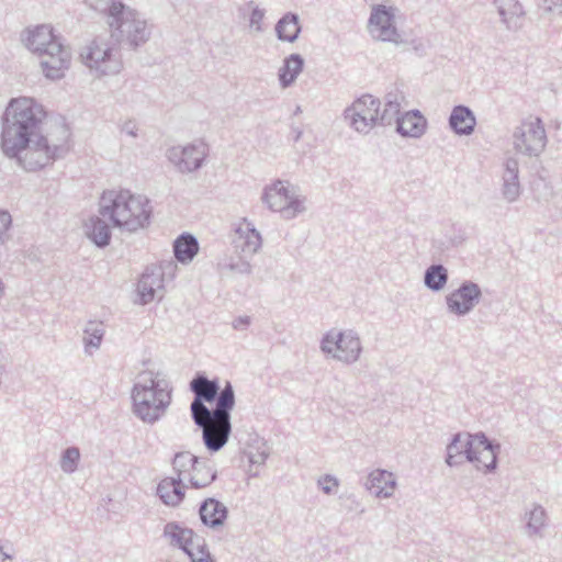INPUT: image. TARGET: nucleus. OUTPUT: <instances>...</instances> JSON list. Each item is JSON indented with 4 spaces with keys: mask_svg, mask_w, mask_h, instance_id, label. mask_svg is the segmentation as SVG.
Instances as JSON below:
<instances>
[{
    "mask_svg": "<svg viewBox=\"0 0 562 562\" xmlns=\"http://www.w3.org/2000/svg\"><path fill=\"white\" fill-rule=\"evenodd\" d=\"M46 113L34 99H11L2 115L1 148L26 171H36L70 150V130L64 121H56L43 133Z\"/></svg>",
    "mask_w": 562,
    "mask_h": 562,
    "instance_id": "obj_1",
    "label": "nucleus"
},
{
    "mask_svg": "<svg viewBox=\"0 0 562 562\" xmlns=\"http://www.w3.org/2000/svg\"><path fill=\"white\" fill-rule=\"evenodd\" d=\"M150 201L143 195L132 194L128 190L104 191L99 201V214L91 216L85 224L87 237L99 248L110 245L113 227L136 232L149 224Z\"/></svg>",
    "mask_w": 562,
    "mask_h": 562,
    "instance_id": "obj_2",
    "label": "nucleus"
},
{
    "mask_svg": "<svg viewBox=\"0 0 562 562\" xmlns=\"http://www.w3.org/2000/svg\"><path fill=\"white\" fill-rule=\"evenodd\" d=\"M94 11L105 18L111 36L117 42H125L128 46L137 48L150 37L147 21L135 9L122 0H85Z\"/></svg>",
    "mask_w": 562,
    "mask_h": 562,
    "instance_id": "obj_3",
    "label": "nucleus"
},
{
    "mask_svg": "<svg viewBox=\"0 0 562 562\" xmlns=\"http://www.w3.org/2000/svg\"><path fill=\"white\" fill-rule=\"evenodd\" d=\"M133 413L142 422L155 424L171 404L172 387L166 379L158 374L145 372L132 389Z\"/></svg>",
    "mask_w": 562,
    "mask_h": 562,
    "instance_id": "obj_4",
    "label": "nucleus"
},
{
    "mask_svg": "<svg viewBox=\"0 0 562 562\" xmlns=\"http://www.w3.org/2000/svg\"><path fill=\"white\" fill-rule=\"evenodd\" d=\"M26 47L38 54L45 77L57 80L64 77L70 65V52L64 46L49 25H38L29 31L24 40Z\"/></svg>",
    "mask_w": 562,
    "mask_h": 562,
    "instance_id": "obj_5",
    "label": "nucleus"
},
{
    "mask_svg": "<svg viewBox=\"0 0 562 562\" xmlns=\"http://www.w3.org/2000/svg\"><path fill=\"white\" fill-rule=\"evenodd\" d=\"M234 255L224 258L220 266L237 274H250L252 266L250 259L262 246V238L255 225L247 218H243L234 229L232 239Z\"/></svg>",
    "mask_w": 562,
    "mask_h": 562,
    "instance_id": "obj_6",
    "label": "nucleus"
},
{
    "mask_svg": "<svg viewBox=\"0 0 562 562\" xmlns=\"http://www.w3.org/2000/svg\"><path fill=\"white\" fill-rule=\"evenodd\" d=\"M232 396L225 393L218 401V407L213 408L210 416L192 417L194 424L202 430V440L211 452L220 451L228 441L232 434L231 413Z\"/></svg>",
    "mask_w": 562,
    "mask_h": 562,
    "instance_id": "obj_7",
    "label": "nucleus"
},
{
    "mask_svg": "<svg viewBox=\"0 0 562 562\" xmlns=\"http://www.w3.org/2000/svg\"><path fill=\"white\" fill-rule=\"evenodd\" d=\"M190 391L194 397L190 405L191 417L210 416L213 408L206 406V403L215 402L218 407V401L225 393L232 396L233 408L235 407V391L229 381H226L222 387L220 380L209 379L205 373L198 372L190 382ZM201 422V418H198Z\"/></svg>",
    "mask_w": 562,
    "mask_h": 562,
    "instance_id": "obj_8",
    "label": "nucleus"
},
{
    "mask_svg": "<svg viewBox=\"0 0 562 562\" xmlns=\"http://www.w3.org/2000/svg\"><path fill=\"white\" fill-rule=\"evenodd\" d=\"M79 56L82 64L98 77L115 75L122 69L119 49L114 44L99 37L82 47Z\"/></svg>",
    "mask_w": 562,
    "mask_h": 562,
    "instance_id": "obj_9",
    "label": "nucleus"
},
{
    "mask_svg": "<svg viewBox=\"0 0 562 562\" xmlns=\"http://www.w3.org/2000/svg\"><path fill=\"white\" fill-rule=\"evenodd\" d=\"M321 350L346 364H352L360 358L362 345L352 329L326 333L321 340Z\"/></svg>",
    "mask_w": 562,
    "mask_h": 562,
    "instance_id": "obj_10",
    "label": "nucleus"
},
{
    "mask_svg": "<svg viewBox=\"0 0 562 562\" xmlns=\"http://www.w3.org/2000/svg\"><path fill=\"white\" fill-rule=\"evenodd\" d=\"M513 144L516 151L538 157L547 145V134L539 117L524 120L513 134Z\"/></svg>",
    "mask_w": 562,
    "mask_h": 562,
    "instance_id": "obj_11",
    "label": "nucleus"
},
{
    "mask_svg": "<svg viewBox=\"0 0 562 562\" xmlns=\"http://www.w3.org/2000/svg\"><path fill=\"white\" fill-rule=\"evenodd\" d=\"M381 102L371 94H363L344 110V120L358 133L368 134L379 122Z\"/></svg>",
    "mask_w": 562,
    "mask_h": 562,
    "instance_id": "obj_12",
    "label": "nucleus"
},
{
    "mask_svg": "<svg viewBox=\"0 0 562 562\" xmlns=\"http://www.w3.org/2000/svg\"><path fill=\"white\" fill-rule=\"evenodd\" d=\"M207 155L209 148L203 142L172 146L166 153L167 159L181 173H191L202 168Z\"/></svg>",
    "mask_w": 562,
    "mask_h": 562,
    "instance_id": "obj_13",
    "label": "nucleus"
},
{
    "mask_svg": "<svg viewBox=\"0 0 562 562\" xmlns=\"http://www.w3.org/2000/svg\"><path fill=\"white\" fill-rule=\"evenodd\" d=\"M482 299V290L476 282L463 281L457 289L446 295L447 311L458 317L469 315Z\"/></svg>",
    "mask_w": 562,
    "mask_h": 562,
    "instance_id": "obj_14",
    "label": "nucleus"
},
{
    "mask_svg": "<svg viewBox=\"0 0 562 562\" xmlns=\"http://www.w3.org/2000/svg\"><path fill=\"white\" fill-rule=\"evenodd\" d=\"M395 12L393 7L375 4L369 18V30L373 37L390 43H400L401 35L395 26Z\"/></svg>",
    "mask_w": 562,
    "mask_h": 562,
    "instance_id": "obj_15",
    "label": "nucleus"
},
{
    "mask_svg": "<svg viewBox=\"0 0 562 562\" xmlns=\"http://www.w3.org/2000/svg\"><path fill=\"white\" fill-rule=\"evenodd\" d=\"M474 445V460L471 462L476 470L491 473L497 468V456L501 445L490 440L484 432H476Z\"/></svg>",
    "mask_w": 562,
    "mask_h": 562,
    "instance_id": "obj_16",
    "label": "nucleus"
},
{
    "mask_svg": "<svg viewBox=\"0 0 562 562\" xmlns=\"http://www.w3.org/2000/svg\"><path fill=\"white\" fill-rule=\"evenodd\" d=\"M476 434H454L447 446L446 463L449 467H456L463 463L464 460L472 462L474 458V445Z\"/></svg>",
    "mask_w": 562,
    "mask_h": 562,
    "instance_id": "obj_17",
    "label": "nucleus"
},
{
    "mask_svg": "<svg viewBox=\"0 0 562 562\" xmlns=\"http://www.w3.org/2000/svg\"><path fill=\"white\" fill-rule=\"evenodd\" d=\"M501 193L509 203L517 201L521 194L519 162L514 157H508L503 164Z\"/></svg>",
    "mask_w": 562,
    "mask_h": 562,
    "instance_id": "obj_18",
    "label": "nucleus"
},
{
    "mask_svg": "<svg viewBox=\"0 0 562 562\" xmlns=\"http://www.w3.org/2000/svg\"><path fill=\"white\" fill-rule=\"evenodd\" d=\"M364 486L378 498H390L394 494L396 480L392 472L375 469L369 473Z\"/></svg>",
    "mask_w": 562,
    "mask_h": 562,
    "instance_id": "obj_19",
    "label": "nucleus"
},
{
    "mask_svg": "<svg viewBox=\"0 0 562 562\" xmlns=\"http://www.w3.org/2000/svg\"><path fill=\"white\" fill-rule=\"evenodd\" d=\"M164 537L169 539L172 547L181 549L187 555H189V552L195 550L196 543H201L194 540L192 529L182 527L176 521H170L165 525Z\"/></svg>",
    "mask_w": 562,
    "mask_h": 562,
    "instance_id": "obj_20",
    "label": "nucleus"
},
{
    "mask_svg": "<svg viewBox=\"0 0 562 562\" xmlns=\"http://www.w3.org/2000/svg\"><path fill=\"white\" fill-rule=\"evenodd\" d=\"M427 128V120L419 110H411L397 117L396 132L403 137L419 138Z\"/></svg>",
    "mask_w": 562,
    "mask_h": 562,
    "instance_id": "obj_21",
    "label": "nucleus"
},
{
    "mask_svg": "<svg viewBox=\"0 0 562 562\" xmlns=\"http://www.w3.org/2000/svg\"><path fill=\"white\" fill-rule=\"evenodd\" d=\"M227 507L216 498L209 497L200 504V519L202 524L209 528L216 529L223 526L227 519Z\"/></svg>",
    "mask_w": 562,
    "mask_h": 562,
    "instance_id": "obj_22",
    "label": "nucleus"
},
{
    "mask_svg": "<svg viewBox=\"0 0 562 562\" xmlns=\"http://www.w3.org/2000/svg\"><path fill=\"white\" fill-rule=\"evenodd\" d=\"M164 288L162 273L155 268H146L137 283V293L142 304H148L156 299L158 291Z\"/></svg>",
    "mask_w": 562,
    "mask_h": 562,
    "instance_id": "obj_23",
    "label": "nucleus"
},
{
    "mask_svg": "<svg viewBox=\"0 0 562 562\" xmlns=\"http://www.w3.org/2000/svg\"><path fill=\"white\" fill-rule=\"evenodd\" d=\"M502 22L508 31H518L524 24L522 5L517 0H493Z\"/></svg>",
    "mask_w": 562,
    "mask_h": 562,
    "instance_id": "obj_24",
    "label": "nucleus"
},
{
    "mask_svg": "<svg viewBox=\"0 0 562 562\" xmlns=\"http://www.w3.org/2000/svg\"><path fill=\"white\" fill-rule=\"evenodd\" d=\"M476 119L467 105H456L449 116V126L457 135H471L474 132Z\"/></svg>",
    "mask_w": 562,
    "mask_h": 562,
    "instance_id": "obj_25",
    "label": "nucleus"
},
{
    "mask_svg": "<svg viewBox=\"0 0 562 562\" xmlns=\"http://www.w3.org/2000/svg\"><path fill=\"white\" fill-rule=\"evenodd\" d=\"M160 501L171 507L178 506L184 498V485L180 479L165 477L157 486Z\"/></svg>",
    "mask_w": 562,
    "mask_h": 562,
    "instance_id": "obj_26",
    "label": "nucleus"
},
{
    "mask_svg": "<svg viewBox=\"0 0 562 562\" xmlns=\"http://www.w3.org/2000/svg\"><path fill=\"white\" fill-rule=\"evenodd\" d=\"M291 191L282 180H276L272 184L263 190L262 201L273 212L283 211L289 202Z\"/></svg>",
    "mask_w": 562,
    "mask_h": 562,
    "instance_id": "obj_27",
    "label": "nucleus"
},
{
    "mask_svg": "<svg viewBox=\"0 0 562 562\" xmlns=\"http://www.w3.org/2000/svg\"><path fill=\"white\" fill-rule=\"evenodd\" d=\"M217 479V471L207 458L199 457L189 476L193 488H203Z\"/></svg>",
    "mask_w": 562,
    "mask_h": 562,
    "instance_id": "obj_28",
    "label": "nucleus"
},
{
    "mask_svg": "<svg viewBox=\"0 0 562 562\" xmlns=\"http://www.w3.org/2000/svg\"><path fill=\"white\" fill-rule=\"evenodd\" d=\"M274 31L279 41L294 43L302 31L299 14L294 12L283 14L277 22Z\"/></svg>",
    "mask_w": 562,
    "mask_h": 562,
    "instance_id": "obj_29",
    "label": "nucleus"
},
{
    "mask_svg": "<svg viewBox=\"0 0 562 562\" xmlns=\"http://www.w3.org/2000/svg\"><path fill=\"white\" fill-rule=\"evenodd\" d=\"M304 68V58L293 53L284 58L283 65L278 71V78L282 88L291 87Z\"/></svg>",
    "mask_w": 562,
    "mask_h": 562,
    "instance_id": "obj_30",
    "label": "nucleus"
},
{
    "mask_svg": "<svg viewBox=\"0 0 562 562\" xmlns=\"http://www.w3.org/2000/svg\"><path fill=\"white\" fill-rule=\"evenodd\" d=\"M199 251L198 239L189 234L182 233L173 241L175 258L182 265L190 263Z\"/></svg>",
    "mask_w": 562,
    "mask_h": 562,
    "instance_id": "obj_31",
    "label": "nucleus"
},
{
    "mask_svg": "<svg viewBox=\"0 0 562 562\" xmlns=\"http://www.w3.org/2000/svg\"><path fill=\"white\" fill-rule=\"evenodd\" d=\"M404 97L397 89L387 92L384 97L383 111H379L378 124L386 126L397 122V117H401V102Z\"/></svg>",
    "mask_w": 562,
    "mask_h": 562,
    "instance_id": "obj_32",
    "label": "nucleus"
},
{
    "mask_svg": "<svg viewBox=\"0 0 562 562\" xmlns=\"http://www.w3.org/2000/svg\"><path fill=\"white\" fill-rule=\"evenodd\" d=\"M104 334L105 329L102 322L89 321L86 324L82 336L86 353L92 355L94 350L100 348Z\"/></svg>",
    "mask_w": 562,
    "mask_h": 562,
    "instance_id": "obj_33",
    "label": "nucleus"
},
{
    "mask_svg": "<svg viewBox=\"0 0 562 562\" xmlns=\"http://www.w3.org/2000/svg\"><path fill=\"white\" fill-rule=\"evenodd\" d=\"M448 279V270L441 263L429 266L424 273L425 286L434 292L441 291L446 286Z\"/></svg>",
    "mask_w": 562,
    "mask_h": 562,
    "instance_id": "obj_34",
    "label": "nucleus"
},
{
    "mask_svg": "<svg viewBox=\"0 0 562 562\" xmlns=\"http://www.w3.org/2000/svg\"><path fill=\"white\" fill-rule=\"evenodd\" d=\"M198 458L189 451L177 452L171 460L173 472L177 475L175 479H180L183 482L187 474L190 476Z\"/></svg>",
    "mask_w": 562,
    "mask_h": 562,
    "instance_id": "obj_35",
    "label": "nucleus"
},
{
    "mask_svg": "<svg viewBox=\"0 0 562 562\" xmlns=\"http://www.w3.org/2000/svg\"><path fill=\"white\" fill-rule=\"evenodd\" d=\"M527 516V533L528 536H542V530L547 524V514L542 506L535 505L533 508L526 514Z\"/></svg>",
    "mask_w": 562,
    "mask_h": 562,
    "instance_id": "obj_36",
    "label": "nucleus"
},
{
    "mask_svg": "<svg viewBox=\"0 0 562 562\" xmlns=\"http://www.w3.org/2000/svg\"><path fill=\"white\" fill-rule=\"evenodd\" d=\"M531 190L535 199L539 202H549L555 194L551 183L542 177L532 181Z\"/></svg>",
    "mask_w": 562,
    "mask_h": 562,
    "instance_id": "obj_37",
    "label": "nucleus"
},
{
    "mask_svg": "<svg viewBox=\"0 0 562 562\" xmlns=\"http://www.w3.org/2000/svg\"><path fill=\"white\" fill-rule=\"evenodd\" d=\"M80 451L76 447H69L64 450L60 459V468L65 473H74L79 463Z\"/></svg>",
    "mask_w": 562,
    "mask_h": 562,
    "instance_id": "obj_38",
    "label": "nucleus"
},
{
    "mask_svg": "<svg viewBox=\"0 0 562 562\" xmlns=\"http://www.w3.org/2000/svg\"><path fill=\"white\" fill-rule=\"evenodd\" d=\"M304 211V199H301L291 192L289 202H286V206H284L282 211V216L286 220H290L303 213Z\"/></svg>",
    "mask_w": 562,
    "mask_h": 562,
    "instance_id": "obj_39",
    "label": "nucleus"
},
{
    "mask_svg": "<svg viewBox=\"0 0 562 562\" xmlns=\"http://www.w3.org/2000/svg\"><path fill=\"white\" fill-rule=\"evenodd\" d=\"M188 557L191 562H215L203 540L202 543H196L195 550L193 552H189Z\"/></svg>",
    "mask_w": 562,
    "mask_h": 562,
    "instance_id": "obj_40",
    "label": "nucleus"
},
{
    "mask_svg": "<svg viewBox=\"0 0 562 562\" xmlns=\"http://www.w3.org/2000/svg\"><path fill=\"white\" fill-rule=\"evenodd\" d=\"M317 485L324 494L331 495L336 493L339 486V481L330 474H325L317 480Z\"/></svg>",
    "mask_w": 562,
    "mask_h": 562,
    "instance_id": "obj_41",
    "label": "nucleus"
},
{
    "mask_svg": "<svg viewBox=\"0 0 562 562\" xmlns=\"http://www.w3.org/2000/svg\"><path fill=\"white\" fill-rule=\"evenodd\" d=\"M12 224V217L8 211L0 210V249L9 238V228Z\"/></svg>",
    "mask_w": 562,
    "mask_h": 562,
    "instance_id": "obj_42",
    "label": "nucleus"
},
{
    "mask_svg": "<svg viewBox=\"0 0 562 562\" xmlns=\"http://www.w3.org/2000/svg\"><path fill=\"white\" fill-rule=\"evenodd\" d=\"M538 7L544 13H553L562 16V0H539Z\"/></svg>",
    "mask_w": 562,
    "mask_h": 562,
    "instance_id": "obj_43",
    "label": "nucleus"
},
{
    "mask_svg": "<svg viewBox=\"0 0 562 562\" xmlns=\"http://www.w3.org/2000/svg\"><path fill=\"white\" fill-rule=\"evenodd\" d=\"M265 18V10L256 7L250 14L249 25L257 32H262V20Z\"/></svg>",
    "mask_w": 562,
    "mask_h": 562,
    "instance_id": "obj_44",
    "label": "nucleus"
},
{
    "mask_svg": "<svg viewBox=\"0 0 562 562\" xmlns=\"http://www.w3.org/2000/svg\"><path fill=\"white\" fill-rule=\"evenodd\" d=\"M269 456L268 449H258L256 452H249L248 459L251 464H263Z\"/></svg>",
    "mask_w": 562,
    "mask_h": 562,
    "instance_id": "obj_45",
    "label": "nucleus"
},
{
    "mask_svg": "<svg viewBox=\"0 0 562 562\" xmlns=\"http://www.w3.org/2000/svg\"><path fill=\"white\" fill-rule=\"evenodd\" d=\"M250 324V317L249 316H239L234 319L233 327L236 330H245Z\"/></svg>",
    "mask_w": 562,
    "mask_h": 562,
    "instance_id": "obj_46",
    "label": "nucleus"
},
{
    "mask_svg": "<svg viewBox=\"0 0 562 562\" xmlns=\"http://www.w3.org/2000/svg\"><path fill=\"white\" fill-rule=\"evenodd\" d=\"M122 132L127 134V135H130V136H132V137H136L137 136L136 125L132 121H128V122L124 123V125L122 126Z\"/></svg>",
    "mask_w": 562,
    "mask_h": 562,
    "instance_id": "obj_47",
    "label": "nucleus"
},
{
    "mask_svg": "<svg viewBox=\"0 0 562 562\" xmlns=\"http://www.w3.org/2000/svg\"><path fill=\"white\" fill-rule=\"evenodd\" d=\"M0 562H13L12 555L5 552L2 547H0Z\"/></svg>",
    "mask_w": 562,
    "mask_h": 562,
    "instance_id": "obj_48",
    "label": "nucleus"
},
{
    "mask_svg": "<svg viewBox=\"0 0 562 562\" xmlns=\"http://www.w3.org/2000/svg\"><path fill=\"white\" fill-rule=\"evenodd\" d=\"M414 45V50L419 55V56H423L425 55V46L423 45V43H413Z\"/></svg>",
    "mask_w": 562,
    "mask_h": 562,
    "instance_id": "obj_49",
    "label": "nucleus"
},
{
    "mask_svg": "<svg viewBox=\"0 0 562 562\" xmlns=\"http://www.w3.org/2000/svg\"><path fill=\"white\" fill-rule=\"evenodd\" d=\"M292 132L294 133V142H299L302 137V130L300 127H292Z\"/></svg>",
    "mask_w": 562,
    "mask_h": 562,
    "instance_id": "obj_50",
    "label": "nucleus"
},
{
    "mask_svg": "<svg viewBox=\"0 0 562 562\" xmlns=\"http://www.w3.org/2000/svg\"><path fill=\"white\" fill-rule=\"evenodd\" d=\"M301 112H302L301 106H300V105H297V106L295 108L294 114H295V115H297V114H300Z\"/></svg>",
    "mask_w": 562,
    "mask_h": 562,
    "instance_id": "obj_51",
    "label": "nucleus"
}]
</instances>
